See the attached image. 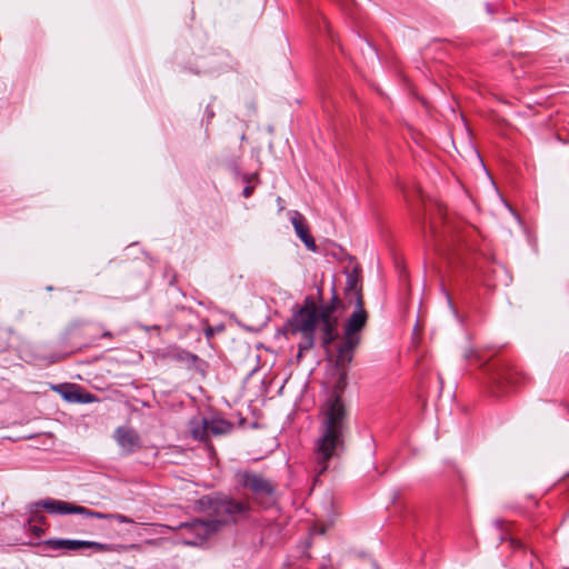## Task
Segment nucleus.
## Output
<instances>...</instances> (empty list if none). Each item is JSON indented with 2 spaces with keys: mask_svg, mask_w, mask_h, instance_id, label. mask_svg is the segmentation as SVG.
Listing matches in <instances>:
<instances>
[{
  "mask_svg": "<svg viewBox=\"0 0 569 569\" xmlns=\"http://www.w3.org/2000/svg\"><path fill=\"white\" fill-rule=\"evenodd\" d=\"M327 376L332 390L321 403L318 413V437L313 443V471L320 477L330 461L340 458L346 449V437L350 430V411L342 397L347 386V371L352 358H326Z\"/></svg>",
  "mask_w": 569,
  "mask_h": 569,
  "instance_id": "1",
  "label": "nucleus"
},
{
  "mask_svg": "<svg viewBox=\"0 0 569 569\" xmlns=\"http://www.w3.org/2000/svg\"><path fill=\"white\" fill-rule=\"evenodd\" d=\"M234 488L248 492L253 502L268 509L278 500V485L263 472L249 468L237 469L233 475Z\"/></svg>",
  "mask_w": 569,
  "mask_h": 569,
  "instance_id": "2",
  "label": "nucleus"
},
{
  "mask_svg": "<svg viewBox=\"0 0 569 569\" xmlns=\"http://www.w3.org/2000/svg\"><path fill=\"white\" fill-rule=\"evenodd\" d=\"M196 509L212 516L211 520L218 522V530H220L224 525L234 523L239 519L247 518L251 511V506L247 501L237 500L232 497L207 495L196 501Z\"/></svg>",
  "mask_w": 569,
  "mask_h": 569,
  "instance_id": "3",
  "label": "nucleus"
},
{
  "mask_svg": "<svg viewBox=\"0 0 569 569\" xmlns=\"http://www.w3.org/2000/svg\"><path fill=\"white\" fill-rule=\"evenodd\" d=\"M317 307L318 306L312 297H306L302 306H293L292 316L282 327V332L284 335L301 333L303 342L299 343V351L297 356H302L303 351L315 346Z\"/></svg>",
  "mask_w": 569,
  "mask_h": 569,
  "instance_id": "4",
  "label": "nucleus"
},
{
  "mask_svg": "<svg viewBox=\"0 0 569 569\" xmlns=\"http://www.w3.org/2000/svg\"><path fill=\"white\" fill-rule=\"evenodd\" d=\"M112 337L113 333L100 323L74 321L66 329L62 339L72 352H79L83 348L96 346L98 339Z\"/></svg>",
  "mask_w": 569,
  "mask_h": 569,
  "instance_id": "5",
  "label": "nucleus"
},
{
  "mask_svg": "<svg viewBox=\"0 0 569 569\" xmlns=\"http://www.w3.org/2000/svg\"><path fill=\"white\" fill-rule=\"evenodd\" d=\"M368 315L362 297H357L356 309L347 319L337 356H351L360 343V332L367 323Z\"/></svg>",
  "mask_w": 569,
  "mask_h": 569,
  "instance_id": "6",
  "label": "nucleus"
},
{
  "mask_svg": "<svg viewBox=\"0 0 569 569\" xmlns=\"http://www.w3.org/2000/svg\"><path fill=\"white\" fill-rule=\"evenodd\" d=\"M178 528L182 531L184 543L189 546H199L219 531L218 522H213L211 519H193L180 523Z\"/></svg>",
  "mask_w": 569,
  "mask_h": 569,
  "instance_id": "7",
  "label": "nucleus"
},
{
  "mask_svg": "<svg viewBox=\"0 0 569 569\" xmlns=\"http://www.w3.org/2000/svg\"><path fill=\"white\" fill-rule=\"evenodd\" d=\"M342 336L339 332V320H321L316 325V342L325 349L327 356L338 352Z\"/></svg>",
  "mask_w": 569,
  "mask_h": 569,
  "instance_id": "8",
  "label": "nucleus"
},
{
  "mask_svg": "<svg viewBox=\"0 0 569 569\" xmlns=\"http://www.w3.org/2000/svg\"><path fill=\"white\" fill-rule=\"evenodd\" d=\"M113 439L123 456H130L141 449L142 441L139 433L130 427L120 426L113 432Z\"/></svg>",
  "mask_w": 569,
  "mask_h": 569,
  "instance_id": "9",
  "label": "nucleus"
},
{
  "mask_svg": "<svg viewBox=\"0 0 569 569\" xmlns=\"http://www.w3.org/2000/svg\"><path fill=\"white\" fill-rule=\"evenodd\" d=\"M31 508L39 511V508H43L50 515H70L76 513L78 510V505H73L68 501L57 500L52 498H47L43 500L36 501L30 505Z\"/></svg>",
  "mask_w": 569,
  "mask_h": 569,
  "instance_id": "10",
  "label": "nucleus"
},
{
  "mask_svg": "<svg viewBox=\"0 0 569 569\" xmlns=\"http://www.w3.org/2000/svg\"><path fill=\"white\" fill-rule=\"evenodd\" d=\"M291 223L295 228L297 236L303 242L306 248L311 252H317L318 247L316 244L315 239L310 234L308 227L303 223L302 216L299 213H296V216L291 218Z\"/></svg>",
  "mask_w": 569,
  "mask_h": 569,
  "instance_id": "11",
  "label": "nucleus"
},
{
  "mask_svg": "<svg viewBox=\"0 0 569 569\" xmlns=\"http://www.w3.org/2000/svg\"><path fill=\"white\" fill-rule=\"evenodd\" d=\"M77 515H81L86 518H96L103 520H116L119 523H133V520L122 513H103L88 509L83 506H78Z\"/></svg>",
  "mask_w": 569,
  "mask_h": 569,
  "instance_id": "12",
  "label": "nucleus"
},
{
  "mask_svg": "<svg viewBox=\"0 0 569 569\" xmlns=\"http://www.w3.org/2000/svg\"><path fill=\"white\" fill-rule=\"evenodd\" d=\"M83 540L77 539H62V538H52L44 541V546L53 551L57 550H68V551H78L83 549Z\"/></svg>",
  "mask_w": 569,
  "mask_h": 569,
  "instance_id": "13",
  "label": "nucleus"
},
{
  "mask_svg": "<svg viewBox=\"0 0 569 569\" xmlns=\"http://www.w3.org/2000/svg\"><path fill=\"white\" fill-rule=\"evenodd\" d=\"M495 358H487L486 361L481 362V366L486 368L487 373L490 376V379L497 383L502 385L508 380V371L507 369L499 366L497 362H492Z\"/></svg>",
  "mask_w": 569,
  "mask_h": 569,
  "instance_id": "14",
  "label": "nucleus"
},
{
  "mask_svg": "<svg viewBox=\"0 0 569 569\" xmlns=\"http://www.w3.org/2000/svg\"><path fill=\"white\" fill-rule=\"evenodd\" d=\"M72 386H69V385H59L57 387H53V389L56 391H58L62 397L63 399L70 401V402H89L90 401V396L89 395H86V397L78 390V389H73V390H70Z\"/></svg>",
  "mask_w": 569,
  "mask_h": 569,
  "instance_id": "15",
  "label": "nucleus"
},
{
  "mask_svg": "<svg viewBox=\"0 0 569 569\" xmlns=\"http://www.w3.org/2000/svg\"><path fill=\"white\" fill-rule=\"evenodd\" d=\"M208 420L204 418L192 419L190 421V433L193 439L199 441H206L208 439Z\"/></svg>",
  "mask_w": 569,
  "mask_h": 569,
  "instance_id": "16",
  "label": "nucleus"
},
{
  "mask_svg": "<svg viewBox=\"0 0 569 569\" xmlns=\"http://www.w3.org/2000/svg\"><path fill=\"white\" fill-rule=\"evenodd\" d=\"M44 521L46 517L29 506V518L24 527L36 537H41L44 533V530L40 526L33 525V522L44 523Z\"/></svg>",
  "mask_w": 569,
  "mask_h": 569,
  "instance_id": "17",
  "label": "nucleus"
},
{
  "mask_svg": "<svg viewBox=\"0 0 569 569\" xmlns=\"http://www.w3.org/2000/svg\"><path fill=\"white\" fill-rule=\"evenodd\" d=\"M208 426L209 431L214 436L227 435L233 428V425L230 421L222 418L211 419L210 421H208Z\"/></svg>",
  "mask_w": 569,
  "mask_h": 569,
  "instance_id": "18",
  "label": "nucleus"
},
{
  "mask_svg": "<svg viewBox=\"0 0 569 569\" xmlns=\"http://www.w3.org/2000/svg\"><path fill=\"white\" fill-rule=\"evenodd\" d=\"M83 548L93 549L96 552H120L126 549L122 545L102 543L97 541L83 540Z\"/></svg>",
  "mask_w": 569,
  "mask_h": 569,
  "instance_id": "19",
  "label": "nucleus"
},
{
  "mask_svg": "<svg viewBox=\"0 0 569 569\" xmlns=\"http://www.w3.org/2000/svg\"><path fill=\"white\" fill-rule=\"evenodd\" d=\"M335 312L336 311L332 305H328L327 302L320 303L317 307V317L315 326L317 325V321L321 320H339L338 317L335 316Z\"/></svg>",
  "mask_w": 569,
  "mask_h": 569,
  "instance_id": "20",
  "label": "nucleus"
},
{
  "mask_svg": "<svg viewBox=\"0 0 569 569\" xmlns=\"http://www.w3.org/2000/svg\"><path fill=\"white\" fill-rule=\"evenodd\" d=\"M357 277L349 274L347 278V287L345 290V295L348 299H355L357 302V297H362L359 289H357Z\"/></svg>",
  "mask_w": 569,
  "mask_h": 569,
  "instance_id": "21",
  "label": "nucleus"
},
{
  "mask_svg": "<svg viewBox=\"0 0 569 569\" xmlns=\"http://www.w3.org/2000/svg\"><path fill=\"white\" fill-rule=\"evenodd\" d=\"M445 295H446V298H447V302H448V306L453 315V317L457 319V321L463 326L465 325V318L462 316L459 315L458 310L456 309V307L453 306L452 301H451V298H450V295L445 291Z\"/></svg>",
  "mask_w": 569,
  "mask_h": 569,
  "instance_id": "22",
  "label": "nucleus"
},
{
  "mask_svg": "<svg viewBox=\"0 0 569 569\" xmlns=\"http://www.w3.org/2000/svg\"><path fill=\"white\" fill-rule=\"evenodd\" d=\"M328 305H332V307L335 308V311H339L341 309H343V302L340 300V298L338 297L337 295V291H336V288L335 286L332 287V296H331V299L329 302H327Z\"/></svg>",
  "mask_w": 569,
  "mask_h": 569,
  "instance_id": "23",
  "label": "nucleus"
},
{
  "mask_svg": "<svg viewBox=\"0 0 569 569\" xmlns=\"http://www.w3.org/2000/svg\"><path fill=\"white\" fill-rule=\"evenodd\" d=\"M224 327L222 325H219L217 327H211V326H208L207 328H204V335L207 337V339H211V337L214 335V332H221L223 331Z\"/></svg>",
  "mask_w": 569,
  "mask_h": 569,
  "instance_id": "24",
  "label": "nucleus"
},
{
  "mask_svg": "<svg viewBox=\"0 0 569 569\" xmlns=\"http://www.w3.org/2000/svg\"><path fill=\"white\" fill-rule=\"evenodd\" d=\"M252 192H253V187H252V186H250V184H247V186L243 188V190H242V196H243L244 198H249V197L252 194Z\"/></svg>",
  "mask_w": 569,
  "mask_h": 569,
  "instance_id": "25",
  "label": "nucleus"
},
{
  "mask_svg": "<svg viewBox=\"0 0 569 569\" xmlns=\"http://www.w3.org/2000/svg\"><path fill=\"white\" fill-rule=\"evenodd\" d=\"M204 117H206L207 121H210L214 117V112L210 106H208L206 108Z\"/></svg>",
  "mask_w": 569,
  "mask_h": 569,
  "instance_id": "26",
  "label": "nucleus"
},
{
  "mask_svg": "<svg viewBox=\"0 0 569 569\" xmlns=\"http://www.w3.org/2000/svg\"><path fill=\"white\" fill-rule=\"evenodd\" d=\"M511 543H512V546H515V547H517V548H520V543H519V542H517V543H516V541H515V540H511Z\"/></svg>",
  "mask_w": 569,
  "mask_h": 569,
  "instance_id": "27",
  "label": "nucleus"
},
{
  "mask_svg": "<svg viewBox=\"0 0 569 569\" xmlns=\"http://www.w3.org/2000/svg\"><path fill=\"white\" fill-rule=\"evenodd\" d=\"M243 180H244V181H247V182H249V176H247V174H246V176L243 177Z\"/></svg>",
  "mask_w": 569,
  "mask_h": 569,
  "instance_id": "28",
  "label": "nucleus"
},
{
  "mask_svg": "<svg viewBox=\"0 0 569 569\" xmlns=\"http://www.w3.org/2000/svg\"><path fill=\"white\" fill-rule=\"evenodd\" d=\"M501 523H502V522H501L500 520H496V525H497L498 527H500V526H501Z\"/></svg>",
  "mask_w": 569,
  "mask_h": 569,
  "instance_id": "29",
  "label": "nucleus"
},
{
  "mask_svg": "<svg viewBox=\"0 0 569 569\" xmlns=\"http://www.w3.org/2000/svg\"><path fill=\"white\" fill-rule=\"evenodd\" d=\"M184 356L191 357V356H193V355H192V353H190V352H187Z\"/></svg>",
  "mask_w": 569,
  "mask_h": 569,
  "instance_id": "30",
  "label": "nucleus"
}]
</instances>
